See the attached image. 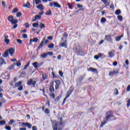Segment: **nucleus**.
Returning <instances> with one entry per match:
<instances>
[{
	"label": "nucleus",
	"instance_id": "obj_1",
	"mask_svg": "<svg viewBox=\"0 0 130 130\" xmlns=\"http://www.w3.org/2000/svg\"><path fill=\"white\" fill-rule=\"evenodd\" d=\"M52 126L53 130H62V127L60 125H63V123L62 122V117L59 118V124L57 122L56 120H51Z\"/></svg>",
	"mask_w": 130,
	"mask_h": 130
},
{
	"label": "nucleus",
	"instance_id": "obj_2",
	"mask_svg": "<svg viewBox=\"0 0 130 130\" xmlns=\"http://www.w3.org/2000/svg\"><path fill=\"white\" fill-rule=\"evenodd\" d=\"M112 117H114V115H113V113L111 111H107L106 113V117L104 118L105 120L103 122H102V123L100 125V127H102L104 125H105L106 123H107V121L108 120H110Z\"/></svg>",
	"mask_w": 130,
	"mask_h": 130
},
{
	"label": "nucleus",
	"instance_id": "obj_3",
	"mask_svg": "<svg viewBox=\"0 0 130 130\" xmlns=\"http://www.w3.org/2000/svg\"><path fill=\"white\" fill-rule=\"evenodd\" d=\"M8 20L9 22L11 23L12 25H14L12 29H16V28L18 27V24H17V23H18V20L14 19V16H13V15H10L8 16Z\"/></svg>",
	"mask_w": 130,
	"mask_h": 130
},
{
	"label": "nucleus",
	"instance_id": "obj_4",
	"mask_svg": "<svg viewBox=\"0 0 130 130\" xmlns=\"http://www.w3.org/2000/svg\"><path fill=\"white\" fill-rule=\"evenodd\" d=\"M73 50H75V52H76L78 55H80V56H84V55H85V52L82 50L80 46L76 47L75 49L73 48Z\"/></svg>",
	"mask_w": 130,
	"mask_h": 130
},
{
	"label": "nucleus",
	"instance_id": "obj_5",
	"mask_svg": "<svg viewBox=\"0 0 130 130\" xmlns=\"http://www.w3.org/2000/svg\"><path fill=\"white\" fill-rule=\"evenodd\" d=\"M49 43V41L48 40H46V38H43L41 42V43L39 45L38 48L39 49H40L41 48H42L44 46V45H46L47 43Z\"/></svg>",
	"mask_w": 130,
	"mask_h": 130
},
{
	"label": "nucleus",
	"instance_id": "obj_6",
	"mask_svg": "<svg viewBox=\"0 0 130 130\" xmlns=\"http://www.w3.org/2000/svg\"><path fill=\"white\" fill-rule=\"evenodd\" d=\"M48 55L50 56L53 55V52H48L47 53H43L40 55V57L41 58H47Z\"/></svg>",
	"mask_w": 130,
	"mask_h": 130
},
{
	"label": "nucleus",
	"instance_id": "obj_7",
	"mask_svg": "<svg viewBox=\"0 0 130 130\" xmlns=\"http://www.w3.org/2000/svg\"><path fill=\"white\" fill-rule=\"evenodd\" d=\"M36 81H34L33 79L30 78L27 81V85L28 86H32V87H35V85L37 84Z\"/></svg>",
	"mask_w": 130,
	"mask_h": 130
},
{
	"label": "nucleus",
	"instance_id": "obj_8",
	"mask_svg": "<svg viewBox=\"0 0 130 130\" xmlns=\"http://www.w3.org/2000/svg\"><path fill=\"white\" fill-rule=\"evenodd\" d=\"M53 6L56 7V8H58V9H60V8H61V6L59 5L57 2H53L50 3L49 7L52 8Z\"/></svg>",
	"mask_w": 130,
	"mask_h": 130
},
{
	"label": "nucleus",
	"instance_id": "obj_9",
	"mask_svg": "<svg viewBox=\"0 0 130 130\" xmlns=\"http://www.w3.org/2000/svg\"><path fill=\"white\" fill-rule=\"evenodd\" d=\"M23 82L20 81L15 84V87H19L18 88V91H22L23 90V85H22V83Z\"/></svg>",
	"mask_w": 130,
	"mask_h": 130
},
{
	"label": "nucleus",
	"instance_id": "obj_10",
	"mask_svg": "<svg viewBox=\"0 0 130 130\" xmlns=\"http://www.w3.org/2000/svg\"><path fill=\"white\" fill-rule=\"evenodd\" d=\"M18 123L19 124L20 123H21V126H22V127H24H24H27V126L28 128H29V129H30V128H31V127H32V125L28 122H22V123L19 122Z\"/></svg>",
	"mask_w": 130,
	"mask_h": 130
},
{
	"label": "nucleus",
	"instance_id": "obj_11",
	"mask_svg": "<svg viewBox=\"0 0 130 130\" xmlns=\"http://www.w3.org/2000/svg\"><path fill=\"white\" fill-rule=\"evenodd\" d=\"M74 90H75V87H74L73 86H71L70 88V90L67 91L66 97H68L69 98V97H70V96L72 95L73 92H74Z\"/></svg>",
	"mask_w": 130,
	"mask_h": 130
},
{
	"label": "nucleus",
	"instance_id": "obj_12",
	"mask_svg": "<svg viewBox=\"0 0 130 130\" xmlns=\"http://www.w3.org/2000/svg\"><path fill=\"white\" fill-rule=\"evenodd\" d=\"M7 51H8V53H10L11 56H14V53H15V49L13 48V47H11L7 49Z\"/></svg>",
	"mask_w": 130,
	"mask_h": 130
},
{
	"label": "nucleus",
	"instance_id": "obj_13",
	"mask_svg": "<svg viewBox=\"0 0 130 130\" xmlns=\"http://www.w3.org/2000/svg\"><path fill=\"white\" fill-rule=\"evenodd\" d=\"M53 86H54V82L52 81L50 83L49 91L51 93L54 92V87Z\"/></svg>",
	"mask_w": 130,
	"mask_h": 130
},
{
	"label": "nucleus",
	"instance_id": "obj_14",
	"mask_svg": "<svg viewBox=\"0 0 130 130\" xmlns=\"http://www.w3.org/2000/svg\"><path fill=\"white\" fill-rule=\"evenodd\" d=\"M55 83L56 84L55 86V88L56 90H57L59 88V85H60V83H61L60 80H55Z\"/></svg>",
	"mask_w": 130,
	"mask_h": 130
},
{
	"label": "nucleus",
	"instance_id": "obj_15",
	"mask_svg": "<svg viewBox=\"0 0 130 130\" xmlns=\"http://www.w3.org/2000/svg\"><path fill=\"white\" fill-rule=\"evenodd\" d=\"M119 73V72H118V71H111L109 72V76H110V77H113V76L114 75H118V74Z\"/></svg>",
	"mask_w": 130,
	"mask_h": 130
},
{
	"label": "nucleus",
	"instance_id": "obj_16",
	"mask_svg": "<svg viewBox=\"0 0 130 130\" xmlns=\"http://www.w3.org/2000/svg\"><path fill=\"white\" fill-rule=\"evenodd\" d=\"M105 39L108 41V42H111L112 41V39L111 38V35H108L105 36Z\"/></svg>",
	"mask_w": 130,
	"mask_h": 130
},
{
	"label": "nucleus",
	"instance_id": "obj_17",
	"mask_svg": "<svg viewBox=\"0 0 130 130\" xmlns=\"http://www.w3.org/2000/svg\"><path fill=\"white\" fill-rule=\"evenodd\" d=\"M115 51L114 50H112L111 51H110L108 52V55H109V57H110V58H112V57H113V56H114L115 55Z\"/></svg>",
	"mask_w": 130,
	"mask_h": 130
},
{
	"label": "nucleus",
	"instance_id": "obj_18",
	"mask_svg": "<svg viewBox=\"0 0 130 130\" xmlns=\"http://www.w3.org/2000/svg\"><path fill=\"white\" fill-rule=\"evenodd\" d=\"M78 79L79 81V83H77V86H82V85H83V83H82V81H83V80H84V77L80 76Z\"/></svg>",
	"mask_w": 130,
	"mask_h": 130
},
{
	"label": "nucleus",
	"instance_id": "obj_19",
	"mask_svg": "<svg viewBox=\"0 0 130 130\" xmlns=\"http://www.w3.org/2000/svg\"><path fill=\"white\" fill-rule=\"evenodd\" d=\"M5 38V42L6 44V45H9V43H10V40L8 39L9 38V36L6 35L4 36Z\"/></svg>",
	"mask_w": 130,
	"mask_h": 130
},
{
	"label": "nucleus",
	"instance_id": "obj_20",
	"mask_svg": "<svg viewBox=\"0 0 130 130\" xmlns=\"http://www.w3.org/2000/svg\"><path fill=\"white\" fill-rule=\"evenodd\" d=\"M37 20H41V16H40L39 15H35V19H34L32 20V22H35V21H37Z\"/></svg>",
	"mask_w": 130,
	"mask_h": 130
},
{
	"label": "nucleus",
	"instance_id": "obj_21",
	"mask_svg": "<svg viewBox=\"0 0 130 130\" xmlns=\"http://www.w3.org/2000/svg\"><path fill=\"white\" fill-rule=\"evenodd\" d=\"M102 2L103 3V4H104V5H106L105 6V8H106V7H109V6L110 5V3H109V2H108L107 0H102Z\"/></svg>",
	"mask_w": 130,
	"mask_h": 130
},
{
	"label": "nucleus",
	"instance_id": "obj_22",
	"mask_svg": "<svg viewBox=\"0 0 130 130\" xmlns=\"http://www.w3.org/2000/svg\"><path fill=\"white\" fill-rule=\"evenodd\" d=\"M0 61H1L0 62V65L1 66H3V64H7V62H6L5 59H4V58H3V57H0Z\"/></svg>",
	"mask_w": 130,
	"mask_h": 130
},
{
	"label": "nucleus",
	"instance_id": "obj_23",
	"mask_svg": "<svg viewBox=\"0 0 130 130\" xmlns=\"http://www.w3.org/2000/svg\"><path fill=\"white\" fill-rule=\"evenodd\" d=\"M23 8H27L28 9H30L31 8V6L30 5V3L27 2L26 4H24L23 5Z\"/></svg>",
	"mask_w": 130,
	"mask_h": 130
},
{
	"label": "nucleus",
	"instance_id": "obj_24",
	"mask_svg": "<svg viewBox=\"0 0 130 130\" xmlns=\"http://www.w3.org/2000/svg\"><path fill=\"white\" fill-rule=\"evenodd\" d=\"M102 53H100L98 54V55H94V59L98 60L99 59V58L102 57Z\"/></svg>",
	"mask_w": 130,
	"mask_h": 130
},
{
	"label": "nucleus",
	"instance_id": "obj_25",
	"mask_svg": "<svg viewBox=\"0 0 130 130\" xmlns=\"http://www.w3.org/2000/svg\"><path fill=\"white\" fill-rule=\"evenodd\" d=\"M2 56H3V57H8V56H9V52L8 51L7 49L2 54Z\"/></svg>",
	"mask_w": 130,
	"mask_h": 130
},
{
	"label": "nucleus",
	"instance_id": "obj_26",
	"mask_svg": "<svg viewBox=\"0 0 130 130\" xmlns=\"http://www.w3.org/2000/svg\"><path fill=\"white\" fill-rule=\"evenodd\" d=\"M67 40L64 41V42L61 43L60 45L62 47H65V48H67L68 47V45L67 44Z\"/></svg>",
	"mask_w": 130,
	"mask_h": 130
},
{
	"label": "nucleus",
	"instance_id": "obj_27",
	"mask_svg": "<svg viewBox=\"0 0 130 130\" xmlns=\"http://www.w3.org/2000/svg\"><path fill=\"white\" fill-rule=\"evenodd\" d=\"M43 81H44L45 80H47L48 79V76H47V74H42V75Z\"/></svg>",
	"mask_w": 130,
	"mask_h": 130
},
{
	"label": "nucleus",
	"instance_id": "obj_28",
	"mask_svg": "<svg viewBox=\"0 0 130 130\" xmlns=\"http://www.w3.org/2000/svg\"><path fill=\"white\" fill-rule=\"evenodd\" d=\"M88 72H92L93 73H95V72H97V69L95 68H93L92 67H90L88 69Z\"/></svg>",
	"mask_w": 130,
	"mask_h": 130
},
{
	"label": "nucleus",
	"instance_id": "obj_29",
	"mask_svg": "<svg viewBox=\"0 0 130 130\" xmlns=\"http://www.w3.org/2000/svg\"><path fill=\"white\" fill-rule=\"evenodd\" d=\"M37 9L38 10H40V11H42L44 9L43 5L42 4H40L37 7Z\"/></svg>",
	"mask_w": 130,
	"mask_h": 130
},
{
	"label": "nucleus",
	"instance_id": "obj_30",
	"mask_svg": "<svg viewBox=\"0 0 130 130\" xmlns=\"http://www.w3.org/2000/svg\"><path fill=\"white\" fill-rule=\"evenodd\" d=\"M52 75L53 76V79H59V76H58V75H55L53 72H52Z\"/></svg>",
	"mask_w": 130,
	"mask_h": 130
},
{
	"label": "nucleus",
	"instance_id": "obj_31",
	"mask_svg": "<svg viewBox=\"0 0 130 130\" xmlns=\"http://www.w3.org/2000/svg\"><path fill=\"white\" fill-rule=\"evenodd\" d=\"M115 15H118L121 14V11L120 9H117L115 12Z\"/></svg>",
	"mask_w": 130,
	"mask_h": 130
},
{
	"label": "nucleus",
	"instance_id": "obj_32",
	"mask_svg": "<svg viewBox=\"0 0 130 130\" xmlns=\"http://www.w3.org/2000/svg\"><path fill=\"white\" fill-rule=\"evenodd\" d=\"M122 37H123V35H121L120 36L115 38L116 41H120Z\"/></svg>",
	"mask_w": 130,
	"mask_h": 130
},
{
	"label": "nucleus",
	"instance_id": "obj_33",
	"mask_svg": "<svg viewBox=\"0 0 130 130\" xmlns=\"http://www.w3.org/2000/svg\"><path fill=\"white\" fill-rule=\"evenodd\" d=\"M45 15H46V16H51L52 15L51 11L50 10H48L47 12L45 13Z\"/></svg>",
	"mask_w": 130,
	"mask_h": 130
},
{
	"label": "nucleus",
	"instance_id": "obj_34",
	"mask_svg": "<svg viewBox=\"0 0 130 130\" xmlns=\"http://www.w3.org/2000/svg\"><path fill=\"white\" fill-rule=\"evenodd\" d=\"M68 8L70 9V10H73V4L70 3H67Z\"/></svg>",
	"mask_w": 130,
	"mask_h": 130
},
{
	"label": "nucleus",
	"instance_id": "obj_35",
	"mask_svg": "<svg viewBox=\"0 0 130 130\" xmlns=\"http://www.w3.org/2000/svg\"><path fill=\"white\" fill-rule=\"evenodd\" d=\"M117 19L119 21H120V22H122L123 21V19H122V16L121 15H118L117 16Z\"/></svg>",
	"mask_w": 130,
	"mask_h": 130
},
{
	"label": "nucleus",
	"instance_id": "obj_36",
	"mask_svg": "<svg viewBox=\"0 0 130 130\" xmlns=\"http://www.w3.org/2000/svg\"><path fill=\"white\" fill-rule=\"evenodd\" d=\"M38 62H35L34 63H32V66L34 67V68H35V69H37V68H38Z\"/></svg>",
	"mask_w": 130,
	"mask_h": 130
},
{
	"label": "nucleus",
	"instance_id": "obj_37",
	"mask_svg": "<svg viewBox=\"0 0 130 130\" xmlns=\"http://www.w3.org/2000/svg\"><path fill=\"white\" fill-rule=\"evenodd\" d=\"M39 25V24L37 22L34 23L32 24V26L34 27V28H37V27H38Z\"/></svg>",
	"mask_w": 130,
	"mask_h": 130
},
{
	"label": "nucleus",
	"instance_id": "obj_38",
	"mask_svg": "<svg viewBox=\"0 0 130 130\" xmlns=\"http://www.w3.org/2000/svg\"><path fill=\"white\" fill-rule=\"evenodd\" d=\"M130 106V98L127 101L126 107L129 108Z\"/></svg>",
	"mask_w": 130,
	"mask_h": 130
},
{
	"label": "nucleus",
	"instance_id": "obj_39",
	"mask_svg": "<svg viewBox=\"0 0 130 130\" xmlns=\"http://www.w3.org/2000/svg\"><path fill=\"white\" fill-rule=\"evenodd\" d=\"M24 26L25 27V28L26 29H28V28H29V22H25L24 24Z\"/></svg>",
	"mask_w": 130,
	"mask_h": 130
},
{
	"label": "nucleus",
	"instance_id": "obj_40",
	"mask_svg": "<svg viewBox=\"0 0 130 130\" xmlns=\"http://www.w3.org/2000/svg\"><path fill=\"white\" fill-rule=\"evenodd\" d=\"M40 29H43V28H45V24L44 23H41L40 24Z\"/></svg>",
	"mask_w": 130,
	"mask_h": 130
},
{
	"label": "nucleus",
	"instance_id": "obj_41",
	"mask_svg": "<svg viewBox=\"0 0 130 130\" xmlns=\"http://www.w3.org/2000/svg\"><path fill=\"white\" fill-rule=\"evenodd\" d=\"M101 23H105L106 22V18L105 17H102L101 19Z\"/></svg>",
	"mask_w": 130,
	"mask_h": 130
},
{
	"label": "nucleus",
	"instance_id": "obj_42",
	"mask_svg": "<svg viewBox=\"0 0 130 130\" xmlns=\"http://www.w3.org/2000/svg\"><path fill=\"white\" fill-rule=\"evenodd\" d=\"M1 125H4V124H6V120H3L0 121Z\"/></svg>",
	"mask_w": 130,
	"mask_h": 130
},
{
	"label": "nucleus",
	"instance_id": "obj_43",
	"mask_svg": "<svg viewBox=\"0 0 130 130\" xmlns=\"http://www.w3.org/2000/svg\"><path fill=\"white\" fill-rule=\"evenodd\" d=\"M29 66H30V61H29L27 64H26L25 66H24V68H23V70H27V68H28V67H29Z\"/></svg>",
	"mask_w": 130,
	"mask_h": 130
},
{
	"label": "nucleus",
	"instance_id": "obj_44",
	"mask_svg": "<svg viewBox=\"0 0 130 130\" xmlns=\"http://www.w3.org/2000/svg\"><path fill=\"white\" fill-rule=\"evenodd\" d=\"M19 11L18 8H14L12 10V13H17Z\"/></svg>",
	"mask_w": 130,
	"mask_h": 130
},
{
	"label": "nucleus",
	"instance_id": "obj_45",
	"mask_svg": "<svg viewBox=\"0 0 130 130\" xmlns=\"http://www.w3.org/2000/svg\"><path fill=\"white\" fill-rule=\"evenodd\" d=\"M36 5H39V4H41V0H35Z\"/></svg>",
	"mask_w": 130,
	"mask_h": 130
},
{
	"label": "nucleus",
	"instance_id": "obj_46",
	"mask_svg": "<svg viewBox=\"0 0 130 130\" xmlns=\"http://www.w3.org/2000/svg\"><path fill=\"white\" fill-rule=\"evenodd\" d=\"M48 47L50 49H52L53 47H54V44H51L49 45H48Z\"/></svg>",
	"mask_w": 130,
	"mask_h": 130
},
{
	"label": "nucleus",
	"instance_id": "obj_47",
	"mask_svg": "<svg viewBox=\"0 0 130 130\" xmlns=\"http://www.w3.org/2000/svg\"><path fill=\"white\" fill-rule=\"evenodd\" d=\"M13 123H14V120L11 119V120H10V121L8 122V124H9V125H12V124H13Z\"/></svg>",
	"mask_w": 130,
	"mask_h": 130
},
{
	"label": "nucleus",
	"instance_id": "obj_48",
	"mask_svg": "<svg viewBox=\"0 0 130 130\" xmlns=\"http://www.w3.org/2000/svg\"><path fill=\"white\" fill-rule=\"evenodd\" d=\"M68 36H69V34L67 32H64L63 35V37H65L66 38H68Z\"/></svg>",
	"mask_w": 130,
	"mask_h": 130
},
{
	"label": "nucleus",
	"instance_id": "obj_49",
	"mask_svg": "<svg viewBox=\"0 0 130 130\" xmlns=\"http://www.w3.org/2000/svg\"><path fill=\"white\" fill-rule=\"evenodd\" d=\"M39 40L38 39V38H34V39H33V40H32V41H33V42H36V43H37V42H38V41H39Z\"/></svg>",
	"mask_w": 130,
	"mask_h": 130
},
{
	"label": "nucleus",
	"instance_id": "obj_50",
	"mask_svg": "<svg viewBox=\"0 0 130 130\" xmlns=\"http://www.w3.org/2000/svg\"><path fill=\"white\" fill-rule=\"evenodd\" d=\"M58 74H59V76H60L61 77H63V73H62V72L61 71H59Z\"/></svg>",
	"mask_w": 130,
	"mask_h": 130
},
{
	"label": "nucleus",
	"instance_id": "obj_51",
	"mask_svg": "<svg viewBox=\"0 0 130 130\" xmlns=\"http://www.w3.org/2000/svg\"><path fill=\"white\" fill-rule=\"evenodd\" d=\"M60 99V97L58 96L56 98V99H55L54 101L55 102H58V101H59Z\"/></svg>",
	"mask_w": 130,
	"mask_h": 130
},
{
	"label": "nucleus",
	"instance_id": "obj_52",
	"mask_svg": "<svg viewBox=\"0 0 130 130\" xmlns=\"http://www.w3.org/2000/svg\"><path fill=\"white\" fill-rule=\"evenodd\" d=\"M21 61H18L16 62V66H17V67H18V68H19V67H20L21 66Z\"/></svg>",
	"mask_w": 130,
	"mask_h": 130
},
{
	"label": "nucleus",
	"instance_id": "obj_53",
	"mask_svg": "<svg viewBox=\"0 0 130 130\" xmlns=\"http://www.w3.org/2000/svg\"><path fill=\"white\" fill-rule=\"evenodd\" d=\"M68 98L67 96H66L65 98L63 99V102L62 103V106H63V104H64V103H66V101H67V99H68Z\"/></svg>",
	"mask_w": 130,
	"mask_h": 130
},
{
	"label": "nucleus",
	"instance_id": "obj_54",
	"mask_svg": "<svg viewBox=\"0 0 130 130\" xmlns=\"http://www.w3.org/2000/svg\"><path fill=\"white\" fill-rule=\"evenodd\" d=\"M21 15H22L21 12H17L16 14V17H21Z\"/></svg>",
	"mask_w": 130,
	"mask_h": 130
},
{
	"label": "nucleus",
	"instance_id": "obj_55",
	"mask_svg": "<svg viewBox=\"0 0 130 130\" xmlns=\"http://www.w3.org/2000/svg\"><path fill=\"white\" fill-rule=\"evenodd\" d=\"M22 37L23 38H24V39H26L27 38H28V36L27 35V34H24L22 35Z\"/></svg>",
	"mask_w": 130,
	"mask_h": 130
},
{
	"label": "nucleus",
	"instance_id": "obj_56",
	"mask_svg": "<svg viewBox=\"0 0 130 130\" xmlns=\"http://www.w3.org/2000/svg\"><path fill=\"white\" fill-rule=\"evenodd\" d=\"M5 129L7 130H11V126H6Z\"/></svg>",
	"mask_w": 130,
	"mask_h": 130
},
{
	"label": "nucleus",
	"instance_id": "obj_57",
	"mask_svg": "<svg viewBox=\"0 0 130 130\" xmlns=\"http://www.w3.org/2000/svg\"><path fill=\"white\" fill-rule=\"evenodd\" d=\"M49 109H45V113L46 114H48L49 113Z\"/></svg>",
	"mask_w": 130,
	"mask_h": 130
},
{
	"label": "nucleus",
	"instance_id": "obj_58",
	"mask_svg": "<svg viewBox=\"0 0 130 130\" xmlns=\"http://www.w3.org/2000/svg\"><path fill=\"white\" fill-rule=\"evenodd\" d=\"M17 43H19V44H22V43L21 39H17Z\"/></svg>",
	"mask_w": 130,
	"mask_h": 130
},
{
	"label": "nucleus",
	"instance_id": "obj_59",
	"mask_svg": "<svg viewBox=\"0 0 130 130\" xmlns=\"http://www.w3.org/2000/svg\"><path fill=\"white\" fill-rule=\"evenodd\" d=\"M110 8L112 9V10H114V5H113V4L110 5Z\"/></svg>",
	"mask_w": 130,
	"mask_h": 130
},
{
	"label": "nucleus",
	"instance_id": "obj_60",
	"mask_svg": "<svg viewBox=\"0 0 130 130\" xmlns=\"http://www.w3.org/2000/svg\"><path fill=\"white\" fill-rule=\"evenodd\" d=\"M130 91V85H128L126 88V92H129Z\"/></svg>",
	"mask_w": 130,
	"mask_h": 130
},
{
	"label": "nucleus",
	"instance_id": "obj_61",
	"mask_svg": "<svg viewBox=\"0 0 130 130\" xmlns=\"http://www.w3.org/2000/svg\"><path fill=\"white\" fill-rule=\"evenodd\" d=\"M113 67H116L117 66V61H114L113 62Z\"/></svg>",
	"mask_w": 130,
	"mask_h": 130
},
{
	"label": "nucleus",
	"instance_id": "obj_62",
	"mask_svg": "<svg viewBox=\"0 0 130 130\" xmlns=\"http://www.w3.org/2000/svg\"><path fill=\"white\" fill-rule=\"evenodd\" d=\"M32 130H37V126H34L32 127Z\"/></svg>",
	"mask_w": 130,
	"mask_h": 130
},
{
	"label": "nucleus",
	"instance_id": "obj_63",
	"mask_svg": "<svg viewBox=\"0 0 130 130\" xmlns=\"http://www.w3.org/2000/svg\"><path fill=\"white\" fill-rule=\"evenodd\" d=\"M47 39H48V40H52V36H50L47 37Z\"/></svg>",
	"mask_w": 130,
	"mask_h": 130
},
{
	"label": "nucleus",
	"instance_id": "obj_64",
	"mask_svg": "<svg viewBox=\"0 0 130 130\" xmlns=\"http://www.w3.org/2000/svg\"><path fill=\"white\" fill-rule=\"evenodd\" d=\"M19 130H27V129L25 127H20L19 128Z\"/></svg>",
	"mask_w": 130,
	"mask_h": 130
}]
</instances>
